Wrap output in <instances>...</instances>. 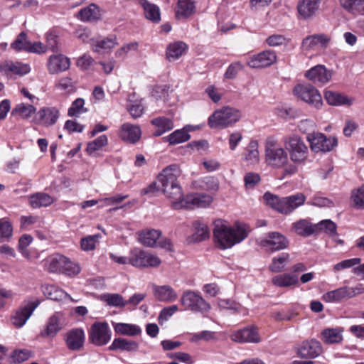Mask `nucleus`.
I'll list each match as a JSON object with an SVG mask.
<instances>
[{"label":"nucleus","mask_w":364,"mask_h":364,"mask_svg":"<svg viewBox=\"0 0 364 364\" xmlns=\"http://www.w3.org/2000/svg\"><path fill=\"white\" fill-rule=\"evenodd\" d=\"M36 107L31 105L18 104L12 110V114H18L22 118H28L36 112Z\"/></svg>","instance_id":"52"},{"label":"nucleus","mask_w":364,"mask_h":364,"mask_svg":"<svg viewBox=\"0 0 364 364\" xmlns=\"http://www.w3.org/2000/svg\"><path fill=\"white\" fill-rule=\"evenodd\" d=\"M65 257L61 255H55L50 257L48 260V271L50 272H61L63 264H65Z\"/></svg>","instance_id":"54"},{"label":"nucleus","mask_w":364,"mask_h":364,"mask_svg":"<svg viewBox=\"0 0 364 364\" xmlns=\"http://www.w3.org/2000/svg\"><path fill=\"white\" fill-rule=\"evenodd\" d=\"M294 95L316 109L323 105L321 95L317 89L311 85H297L294 88Z\"/></svg>","instance_id":"8"},{"label":"nucleus","mask_w":364,"mask_h":364,"mask_svg":"<svg viewBox=\"0 0 364 364\" xmlns=\"http://www.w3.org/2000/svg\"><path fill=\"white\" fill-rule=\"evenodd\" d=\"M193 227L194 232L189 239L191 242H200L208 237L209 232L206 224L199 220H196L193 223Z\"/></svg>","instance_id":"40"},{"label":"nucleus","mask_w":364,"mask_h":364,"mask_svg":"<svg viewBox=\"0 0 364 364\" xmlns=\"http://www.w3.org/2000/svg\"><path fill=\"white\" fill-rule=\"evenodd\" d=\"M116 333L121 335L134 336L141 333V328L135 324L117 323L114 326Z\"/></svg>","instance_id":"45"},{"label":"nucleus","mask_w":364,"mask_h":364,"mask_svg":"<svg viewBox=\"0 0 364 364\" xmlns=\"http://www.w3.org/2000/svg\"><path fill=\"white\" fill-rule=\"evenodd\" d=\"M37 116L39 124L44 127H50L57 122L60 117V112L55 107H45L38 110Z\"/></svg>","instance_id":"22"},{"label":"nucleus","mask_w":364,"mask_h":364,"mask_svg":"<svg viewBox=\"0 0 364 364\" xmlns=\"http://www.w3.org/2000/svg\"><path fill=\"white\" fill-rule=\"evenodd\" d=\"M85 100L82 98H77L73 102L70 107L68 109V115L69 117H77L80 114L85 113L87 109L85 107Z\"/></svg>","instance_id":"50"},{"label":"nucleus","mask_w":364,"mask_h":364,"mask_svg":"<svg viewBox=\"0 0 364 364\" xmlns=\"http://www.w3.org/2000/svg\"><path fill=\"white\" fill-rule=\"evenodd\" d=\"M350 198L354 208L364 209V185L352 191Z\"/></svg>","instance_id":"53"},{"label":"nucleus","mask_w":364,"mask_h":364,"mask_svg":"<svg viewBox=\"0 0 364 364\" xmlns=\"http://www.w3.org/2000/svg\"><path fill=\"white\" fill-rule=\"evenodd\" d=\"M243 69V65L240 62L237 61L231 63L227 68L224 77L226 79H234L236 77L239 71Z\"/></svg>","instance_id":"61"},{"label":"nucleus","mask_w":364,"mask_h":364,"mask_svg":"<svg viewBox=\"0 0 364 364\" xmlns=\"http://www.w3.org/2000/svg\"><path fill=\"white\" fill-rule=\"evenodd\" d=\"M190 130L191 129L188 127H185L181 129H177L166 137V141H168L171 145L187 141L191 138L189 134Z\"/></svg>","instance_id":"41"},{"label":"nucleus","mask_w":364,"mask_h":364,"mask_svg":"<svg viewBox=\"0 0 364 364\" xmlns=\"http://www.w3.org/2000/svg\"><path fill=\"white\" fill-rule=\"evenodd\" d=\"M244 159L250 164L259 161L258 144L257 141H251L244 154Z\"/></svg>","instance_id":"48"},{"label":"nucleus","mask_w":364,"mask_h":364,"mask_svg":"<svg viewBox=\"0 0 364 364\" xmlns=\"http://www.w3.org/2000/svg\"><path fill=\"white\" fill-rule=\"evenodd\" d=\"M213 202V197L205 193H196L188 195L186 198L183 196L181 200L173 203V209L182 208L191 209L196 208H206Z\"/></svg>","instance_id":"10"},{"label":"nucleus","mask_w":364,"mask_h":364,"mask_svg":"<svg viewBox=\"0 0 364 364\" xmlns=\"http://www.w3.org/2000/svg\"><path fill=\"white\" fill-rule=\"evenodd\" d=\"M277 54L274 50H266L251 56L247 62L252 68H262L271 66L277 62Z\"/></svg>","instance_id":"14"},{"label":"nucleus","mask_w":364,"mask_h":364,"mask_svg":"<svg viewBox=\"0 0 364 364\" xmlns=\"http://www.w3.org/2000/svg\"><path fill=\"white\" fill-rule=\"evenodd\" d=\"M272 284L277 287H289L299 283L296 275L291 274H282L272 278Z\"/></svg>","instance_id":"37"},{"label":"nucleus","mask_w":364,"mask_h":364,"mask_svg":"<svg viewBox=\"0 0 364 364\" xmlns=\"http://www.w3.org/2000/svg\"><path fill=\"white\" fill-rule=\"evenodd\" d=\"M213 236L216 246L222 250L232 247L247 237L245 227L236 225L231 227L221 220L214 223Z\"/></svg>","instance_id":"1"},{"label":"nucleus","mask_w":364,"mask_h":364,"mask_svg":"<svg viewBox=\"0 0 364 364\" xmlns=\"http://www.w3.org/2000/svg\"><path fill=\"white\" fill-rule=\"evenodd\" d=\"M346 11L353 15H364V0H338Z\"/></svg>","instance_id":"36"},{"label":"nucleus","mask_w":364,"mask_h":364,"mask_svg":"<svg viewBox=\"0 0 364 364\" xmlns=\"http://www.w3.org/2000/svg\"><path fill=\"white\" fill-rule=\"evenodd\" d=\"M305 77L315 84L324 85L331 79L332 71L324 65H318L307 70Z\"/></svg>","instance_id":"19"},{"label":"nucleus","mask_w":364,"mask_h":364,"mask_svg":"<svg viewBox=\"0 0 364 364\" xmlns=\"http://www.w3.org/2000/svg\"><path fill=\"white\" fill-rule=\"evenodd\" d=\"M85 341V332L82 328H76L68 331L65 335V341L69 350H80Z\"/></svg>","instance_id":"20"},{"label":"nucleus","mask_w":364,"mask_h":364,"mask_svg":"<svg viewBox=\"0 0 364 364\" xmlns=\"http://www.w3.org/2000/svg\"><path fill=\"white\" fill-rule=\"evenodd\" d=\"M289 254L283 252L274 257L272 259V263L269 266V269L274 273H279L282 272L285 266L289 262Z\"/></svg>","instance_id":"43"},{"label":"nucleus","mask_w":364,"mask_h":364,"mask_svg":"<svg viewBox=\"0 0 364 364\" xmlns=\"http://www.w3.org/2000/svg\"><path fill=\"white\" fill-rule=\"evenodd\" d=\"M39 304V300L36 299L19 308L11 318L12 323L17 328L22 327Z\"/></svg>","instance_id":"18"},{"label":"nucleus","mask_w":364,"mask_h":364,"mask_svg":"<svg viewBox=\"0 0 364 364\" xmlns=\"http://www.w3.org/2000/svg\"><path fill=\"white\" fill-rule=\"evenodd\" d=\"M54 202V198L45 193H37L30 196L29 203L32 208L47 207Z\"/></svg>","instance_id":"39"},{"label":"nucleus","mask_w":364,"mask_h":364,"mask_svg":"<svg viewBox=\"0 0 364 364\" xmlns=\"http://www.w3.org/2000/svg\"><path fill=\"white\" fill-rule=\"evenodd\" d=\"M141 135V131L138 125L124 123L121 127L119 136L124 141L134 144L139 140Z\"/></svg>","instance_id":"28"},{"label":"nucleus","mask_w":364,"mask_h":364,"mask_svg":"<svg viewBox=\"0 0 364 364\" xmlns=\"http://www.w3.org/2000/svg\"><path fill=\"white\" fill-rule=\"evenodd\" d=\"M100 237V235H94L81 239V247L84 251L93 250Z\"/></svg>","instance_id":"57"},{"label":"nucleus","mask_w":364,"mask_h":364,"mask_svg":"<svg viewBox=\"0 0 364 364\" xmlns=\"http://www.w3.org/2000/svg\"><path fill=\"white\" fill-rule=\"evenodd\" d=\"M321 0H299L297 10L299 15L304 19H308L316 15L318 11Z\"/></svg>","instance_id":"26"},{"label":"nucleus","mask_w":364,"mask_h":364,"mask_svg":"<svg viewBox=\"0 0 364 364\" xmlns=\"http://www.w3.org/2000/svg\"><path fill=\"white\" fill-rule=\"evenodd\" d=\"M44 294L50 299L61 301L66 298L71 299L70 295L55 285H47L44 287Z\"/></svg>","instance_id":"44"},{"label":"nucleus","mask_w":364,"mask_h":364,"mask_svg":"<svg viewBox=\"0 0 364 364\" xmlns=\"http://www.w3.org/2000/svg\"><path fill=\"white\" fill-rule=\"evenodd\" d=\"M263 198L268 206L278 213L284 215L291 213L296 208L302 205L306 200V196L301 193L287 197L279 198L277 195L266 192L263 196Z\"/></svg>","instance_id":"3"},{"label":"nucleus","mask_w":364,"mask_h":364,"mask_svg":"<svg viewBox=\"0 0 364 364\" xmlns=\"http://www.w3.org/2000/svg\"><path fill=\"white\" fill-rule=\"evenodd\" d=\"M47 67L50 74L65 71L70 67V59L61 54L53 55L48 58Z\"/></svg>","instance_id":"25"},{"label":"nucleus","mask_w":364,"mask_h":364,"mask_svg":"<svg viewBox=\"0 0 364 364\" xmlns=\"http://www.w3.org/2000/svg\"><path fill=\"white\" fill-rule=\"evenodd\" d=\"M324 98L328 104L333 106L351 105L353 102L352 98H348L343 94L331 90L325 91Z\"/></svg>","instance_id":"30"},{"label":"nucleus","mask_w":364,"mask_h":364,"mask_svg":"<svg viewBox=\"0 0 364 364\" xmlns=\"http://www.w3.org/2000/svg\"><path fill=\"white\" fill-rule=\"evenodd\" d=\"M322 299L324 301L328 303H336L343 299H350L348 287H343L328 291L323 295Z\"/></svg>","instance_id":"33"},{"label":"nucleus","mask_w":364,"mask_h":364,"mask_svg":"<svg viewBox=\"0 0 364 364\" xmlns=\"http://www.w3.org/2000/svg\"><path fill=\"white\" fill-rule=\"evenodd\" d=\"M128 262L136 267H156L161 262L155 255L136 250L132 252Z\"/></svg>","instance_id":"12"},{"label":"nucleus","mask_w":364,"mask_h":364,"mask_svg":"<svg viewBox=\"0 0 364 364\" xmlns=\"http://www.w3.org/2000/svg\"><path fill=\"white\" fill-rule=\"evenodd\" d=\"M180 301L185 309L194 312L205 313L210 309V305L200 294L193 291H184Z\"/></svg>","instance_id":"7"},{"label":"nucleus","mask_w":364,"mask_h":364,"mask_svg":"<svg viewBox=\"0 0 364 364\" xmlns=\"http://www.w3.org/2000/svg\"><path fill=\"white\" fill-rule=\"evenodd\" d=\"M241 118V112L233 107H224L215 110L208 121L212 129H223L236 123Z\"/></svg>","instance_id":"5"},{"label":"nucleus","mask_w":364,"mask_h":364,"mask_svg":"<svg viewBox=\"0 0 364 364\" xmlns=\"http://www.w3.org/2000/svg\"><path fill=\"white\" fill-rule=\"evenodd\" d=\"M141 4L144 7L145 17L149 21L158 23L161 19L159 8L146 0H141Z\"/></svg>","instance_id":"47"},{"label":"nucleus","mask_w":364,"mask_h":364,"mask_svg":"<svg viewBox=\"0 0 364 364\" xmlns=\"http://www.w3.org/2000/svg\"><path fill=\"white\" fill-rule=\"evenodd\" d=\"M102 299L109 306L116 307H124L126 306V301L119 294H105L102 296Z\"/></svg>","instance_id":"51"},{"label":"nucleus","mask_w":364,"mask_h":364,"mask_svg":"<svg viewBox=\"0 0 364 364\" xmlns=\"http://www.w3.org/2000/svg\"><path fill=\"white\" fill-rule=\"evenodd\" d=\"M260 245L267 250L274 252L287 248L289 241L281 233L272 232L268 233L267 238L261 240Z\"/></svg>","instance_id":"16"},{"label":"nucleus","mask_w":364,"mask_h":364,"mask_svg":"<svg viewBox=\"0 0 364 364\" xmlns=\"http://www.w3.org/2000/svg\"><path fill=\"white\" fill-rule=\"evenodd\" d=\"M198 188L216 192L219 189V181L217 178L213 176L204 177L194 183Z\"/></svg>","instance_id":"46"},{"label":"nucleus","mask_w":364,"mask_h":364,"mask_svg":"<svg viewBox=\"0 0 364 364\" xmlns=\"http://www.w3.org/2000/svg\"><path fill=\"white\" fill-rule=\"evenodd\" d=\"M265 160L267 164L274 168H281L288 163V154L278 145L277 140L268 137L265 143Z\"/></svg>","instance_id":"6"},{"label":"nucleus","mask_w":364,"mask_h":364,"mask_svg":"<svg viewBox=\"0 0 364 364\" xmlns=\"http://www.w3.org/2000/svg\"><path fill=\"white\" fill-rule=\"evenodd\" d=\"M196 11L194 0H178L176 16L178 19L186 18Z\"/></svg>","instance_id":"32"},{"label":"nucleus","mask_w":364,"mask_h":364,"mask_svg":"<svg viewBox=\"0 0 364 364\" xmlns=\"http://www.w3.org/2000/svg\"><path fill=\"white\" fill-rule=\"evenodd\" d=\"M107 137L106 135L102 134L97 137L94 141L87 144L86 149L87 152L89 154H92L96 151L101 149L102 147L107 144Z\"/></svg>","instance_id":"55"},{"label":"nucleus","mask_w":364,"mask_h":364,"mask_svg":"<svg viewBox=\"0 0 364 364\" xmlns=\"http://www.w3.org/2000/svg\"><path fill=\"white\" fill-rule=\"evenodd\" d=\"M30 70V66L28 64L18 61L6 60L0 65L1 72L6 75H23L28 73Z\"/></svg>","instance_id":"24"},{"label":"nucleus","mask_w":364,"mask_h":364,"mask_svg":"<svg viewBox=\"0 0 364 364\" xmlns=\"http://www.w3.org/2000/svg\"><path fill=\"white\" fill-rule=\"evenodd\" d=\"M322 353L323 347L321 343L316 339L303 341L297 349L299 356L302 358L313 359Z\"/></svg>","instance_id":"17"},{"label":"nucleus","mask_w":364,"mask_h":364,"mask_svg":"<svg viewBox=\"0 0 364 364\" xmlns=\"http://www.w3.org/2000/svg\"><path fill=\"white\" fill-rule=\"evenodd\" d=\"M63 315L60 312H55L50 316L46 323L45 329L41 332L43 337H55L63 328Z\"/></svg>","instance_id":"23"},{"label":"nucleus","mask_w":364,"mask_h":364,"mask_svg":"<svg viewBox=\"0 0 364 364\" xmlns=\"http://www.w3.org/2000/svg\"><path fill=\"white\" fill-rule=\"evenodd\" d=\"M89 339L95 346L107 344L111 339V331L107 323L96 322L90 328Z\"/></svg>","instance_id":"13"},{"label":"nucleus","mask_w":364,"mask_h":364,"mask_svg":"<svg viewBox=\"0 0 364 364\" xmlns=\"http://www.w3.org/2000/svg\"><path fill=\"white\" fill-rule=\"evenodd\" d=\"M31 352L26 349L16 350L11 354V358L15 363H22L31 357Z\"/></svg>","instance_id":"63"},{"label":"nucleus","mask_w":364,"mask_h":364,"mask_svg":"<svg viewBox=\"0 0 364 364\" xmlns=\"http://www.w3.org/2000/svg\"><path fill=\"white\" fill-rule=\"evenodd\" d=\"M343 327L326 328L321 332V340L327 345L340 344L343 340Z\"/></svg>","instance_id":"27"},{"label":"nucleus","mask_w":364,"mask_h":364,"mask_svg":"<svg viewBox=\"0 0 364 364\" xmlns=\"http://www.w3.org/2000/svg\"><path fill=\"white\" fill-rule=\"evenodd\" d=\"M138 348L137 342L122 338H115L109 346L110 350H121L128 352L136 351Z\"/></svg>","instance_id":"34"},{"label":"nucleus","mask_w":364,"mask_h":364,"mask_svg":"<svg viewBox=\"0 0 364 364\" xmlns=\"http://www.w3.org/2000/svg\"><path fill=\"white\" fill-rule=\"evenodd\" d=\"M181 173L179 167L173 164L164 168L157 177L161 185L162 192L171 200L173 208V203L180 201L183 196L182 188L178 181Z\"/></svg>","instance_id":"2"},{"label":"nucleus","mask_w":364,"mask_h":364,"mask_svg":"<svg viewBox=\"0 0 364 364\" xmlns=\"http://www.w3.org/2000/svg\"><path fill=\"white\" fill-rule=\"evenodd\" d=\"M330 41L331 37L324 33L314 34L303 39L301 48L304 50H315L319 46L326 48Z\"/></svg>","instance_id":"21"},{"label":"nucleus","mask_w":364,"mask_h":364,"mask_svg":"<svg viewBox=\"0 0 364 364\" xmlns=\"http://www.w3.org/2000/svg\"><path fill=\"white\" fill-rule=\"evenodd\" d=\"M80 271V268L77 264L71 262L65 257V264L62 269L61 272L68 276H74L77 274Z\"/></svg>","instance_id":"59"},{"label":"nucleus","mask_w":364,"mask_h":364,"mask_svg":"<svg viewBox=\"0 0 364 364\" xmlns=\"http://www.w3.org/2000/svg\"><path fill=\"white\" fill-rule=\"evenodd\" d=\"M151 124L157 128L153 134L155 136L162 135L164 133L171 130L174 127L173 121L165 117L154 118L151 120Z\"/></svg>","instance_id":"35"},{"label":"nucleus","mask_w":364,"mask_h":364,"mask_svg":"<svg viewBox=\"0 0 364 364\" xmlns=\"http://www.w3.org/2000/svg\"><path fill=\"white\" fill-rule=\"evenodd\" d=\"M116 38H105L99 41L95 45L94 50L100 52V50H109L116 45Z\"/></svg>","instance_id":"64"},{"label":"nucleus","mask_w":364,"mask_h":364,"mask_svg":"<svg viewBox=\"0 0 364 364\" xmlns=\"http://www.w3.org/2000/svg\"><path fill=\"white\" fill-rule=\"evenodd\" d=\"M187 46L185 43L177 41L168 45L166 48V58L169 61L178 59L186 50Z\"/></svg>","instance_id":"38"},{"label":"nucleus","mask_w":364,"mask_h":364,"mask_svg":"<svg viewBox=\"0 0 364 364\" xmlns=\"http://www.w3.org/2000/svg\"><path fill=\"white\" fill-rule=\"evenodd\" d=\"M127 110L134 119H136L143 114L144 107L140 101L134 102L127 105Z\"/></svg>","instance_id":"60"},{"label":"nucleus","mask_w":364,"mask_h":364,"mask_svg":"<svg viewBox=\"0 0 364 364\" xmlns=\"http://www.w3.org/2000/svg\"><path fill=\"white\" fill-rule=\"evenodd\" d=\"M11 223L5 218L0 219V242L8 240L12 236Z\"/></svg>","instance_id":"56"},{"label":"nucleus","mask_w":364,"mask_h":364,"mask_svg":"<svg viewBox=\"0 0 364 364\" xmlns=\"http://www.w3.org/2000/svg\"><path fill=\"white\" fill-rule=\"evenodd\" d=\"M78 17L83 21H95L100 18L99 8L95 4L81 9L78 12Z\"/></svg>","instance_id":"42"},{"label":"nucleus","mask_w":364,"mask_h":364,"mask_svg":"<svg viewBox=\"0 0 364 364\" xmlns=\"http://www.w3.org/2000/svg\"><path fill=\"white\" fill-rule=\"evenodd\" d=\"M286 150L289 154L291 161L296 164H303L309 158V147L298 135L287 136L284 139Z\"/></svg>","instance_id":"4"},{"label":"nucleus","mask_w":364,"mask_h":364,"mask_svg":"<svg viewBox=\"0 0 364 364\" xmlns=\"http://www.w3.org/2000/svg\"><path fill=\"white\" fill-rule=\"evenodd\" d=\"M296 232L302 236H309L316 232V225H312L306 220H300L294 224Z\"/></svg>","instance_id":"49"},{"label":"nucleus","mask_w":364,"mask_h":364,"mask_svg":"<svg viewBox=\"0 0 364 364\" xmlns=\"http://www.w3.org/2000/svg\"><path fill=\"white\" fill-rule=\"evenodd\" d=\"M154 296L156 299L163 302H173L178 298L176 291L169 285L154 286Z\"/></svg>","instance_id":"29"},{"label":"nucleus","mask_w":364,"mask_h":364,"mask_svg":"<svg viewBox=\"0 0 364 364\" xmlns=\"http://www.w3.org/2000/svg\"><path fill=\"white\" fill-rule=\"evenodd\" d=\"M306 139L309 142L311 150L316 153L330 151L338 144L336 138H328L322 133L314 132L309 133Z\"/></svg>","instance_id":"9"},{"label":"nucleus","mask_w":364,"mask_h":364,"mask_svg":"<svg viewBox=\"0 0 364 364\" xmlns=\"http://www.w3.org/2000/svg\"><path fill=\"white\" fill-rule=\"evenodd\" d=\"M318 230H324L329 235L336 234V225L330 220H323L316 225V232Z\"/></svg>","instance_id":"58"},{"label":"nucleus","mask_w":364,"mask_h":364,"mask_svg":"<svg viewBox=\"0 0 364 364\" xmlns=\"http://www.w3.org/2000/svg\"><path fill=\"white\" fill-rule=\"evenodd\" d=\"M178 311V307L177 305H172L162 309L158 317L159 323H161L164 321L168 320Z\"/></svg>","instance_id":"62"},{"label":"nucleus","mask_w":364,"mask_h":364,"mask_svg":"<svg viewBox=\"0 0 364 364\" xmlns=\"http://www.w3.org/2000/svg\"><path fill=\"white\" fill-rule=\"evenodd\" d=\"M11 48L17 52L26 51L40 54L46 51V47L41 42L31 43L24 31L17 36L14 41L11 43Z\"/></svg>","instance_id":"11"},{"label":"nucleus","mask_w":364,"mask_h":364,"mask_svg":"<svg viewBox=\"0 0 364 364\" xmlns=\"http://www.w3.org/2000/svg\"><path fill=\"white\" fill-rule=\"evenodd\" d=\"M230 338L232 341L240 343H257L261 341L258 328L255 326H247L244 328L234 331L230 335Z\"/></svg>","instance_id":"15"},{"label":"nucleus","mask_w":364,"mask_h":364,"mask_svg":"<svg viewBox=\"0 0 364 364\" xmlns=\"http://www.w3.org/2000/svg\"><path fill=\"white\" fill-rule=\"evenodd\" d=\"M161 235V232L158 230H146L139 233V241L144 246L153 247L157 244V241Z\"/></svg>","instance_id":"31"}]
</instances>
